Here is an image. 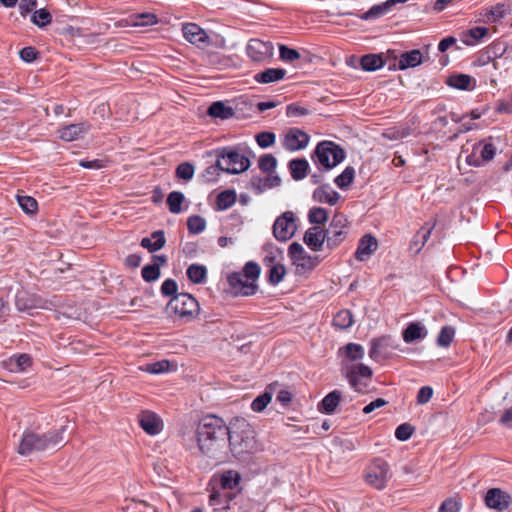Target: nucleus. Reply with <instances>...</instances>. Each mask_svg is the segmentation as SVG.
<instances>
[{"label":"nucleus","mask_w":512,"mask_h":512,"mask_svg":"<svg viewBox=\"0 0 512 512\" xmlns=\"http://www.w3.org/2000/svg\"><path fill=\"white\" fill-rule=\"evenodd\" d=\"M454 334L455 329L453 327L444 326L437 337L438 346L449 347L453 341Z\"/></svg>","instance_id":"nucleus-50"},{"label":"nucleus","mask_w":512,"mask_h":512,"mask_svg":"<svg viewBox=\"0 0 512 512\" xmlns=\"http://www.w3.org/2000/svg\"><path fill=\"white\" fill-rule=\"evenodd\" d=\"M428 330L421 322H411L402 331V338L405 343H413L426 338Z\"/></svg>","instance_id":"nucleus-23"},{"label":"nucleus","mask_w":512,"mask_h":512,"mask_svg":"<svg viewBox=\"0 0 512 512\" xmlns=\"http://www.w3.org/2000/svg\"><path fill=\"white\" fill-rule=\"evenodd\" d=\"M485 504L498 512L505 511L512 503V496L500 488H491L485 495Z\"/></svg>","instance_id":"nucleus-13"},{"label":"nucleus","mask_w":512,"mask_h":512,"mask_svg":"<svg viewBox=\"0 0 512 512\" xmlns=\"http://www.w3.org/2000/svg\"><path fill=\"white\" fill-rule=\"evenodd\" d=\"M346 357L351 361L361 360L364 356V348L360 344L348 343L344 347Z\"/></svg>","instance_id":"nucleus-51"},{"label":"nucleus","mask_w":512,"mask_h":512,"mask_svg":"<svg viewBox=\"0 0 512 512\" xmlns=\"http://www.w3.org/2000/svg\"><path fill=\"white\" fill-rule=\"evenodd\" d=\"M303 241L311 250L320 251L324 243H327L326 230L314 225L305 232Z\"/></svg>","instance_id":"nucleus-18"},{"label":"nucleus","mask_w":512,"mask_h":512,"mask_svg":"<svg viewBox=\"0 0 512 512\" xmlns=\"http://www.w3.org/2000/svg\"><path fill=\"white\" fill-rule=\"evenodd\" d=\"M422 63V53L418 49L411 50L409 52H405L401 55L398 68L400 70H405L407 68H412L420 65Z\"/></svg>","instance_id":"nucleus-31"},{"label":"nucleus","mask_w":512,"mask_h":512,"mask_svg":"<svg viewBox=\"0 0 512 512\" xmlns=\"http://www.w3.org/2000/svg\"><path fill=\"white\" fill-rule=\"evenodd\" d=\"M281 184V178L274 172H270L267 177L258 179V191L267 188H274Z\"/></svg>","instance_id":"nucleus-60"},{"label":"nucleus","mask_w":512,"mask_h":512,"mask_svg":"<svg viewBox=\"0 0 512 512\" xmlns=\"http://www.w3.org/2000/svg\"><path fill=\"white\" fill-rule=\"evenodd\" d=\"M166 310L169 314L190 321L198 315L200 307L198 301L191 294L179 293L172 297Z\"/></svg>","instance_id":"nucleus-6"},{"label":"nucleus","mask_w":512,"mask_h":512,"mask_svg":"<svg viewBox=\"0 0 512 512\" xmlns=\"http://www.w3.org/2000/svg\"><path fill=\"white\" fill-rule=\"evenodd\" d=\"M228 443L236 459L243 462L251 460L256 449V432L244 418H237L231 423Z\"/></svg>","instance_id":"nucleus-2"},{"label":"nucleus","mask_w":512,"mask_h":512,"mask_svg":"<svg viewBox=\"0 0 512 512\" xmlns=\"http://www.w3.org/2000/svg\"><path fill=\"white\" fill-rule=\"evenodd\" d=\"M263 251L265 253V256L263 258V263L265 265H270L276 262H281L283 259V253L282 251L274 246L273 244H266L263 246Z\"/></svg>","instance_id":"nucleus-40"},{"label":"nucleus","mask_w":512,"mask_h":512,"mask_svg":"<svg viewBox=\"0 0 512 512\" xmlns=\"http://www.w3.org/2000/svg\"><path fill=\"white\" fill-rule=\"evenodd\" d=\"M17 202L19 204V206L21 207V209L27 213V214H35L38 210V203L37 201L31 197V196H27V195H17Z\"/></svg>","instance_id":"nucleus-44"},{"label":"nucleus","mask_w":512,"mask_h":512,"mask_svg":"<svg viewBox=\"0 0 512 512\" xmlns=\"http://www.w3.org/2000/svg\"><path fill=\"white\" fill-rule=\"evenodd\" d=\"M411 134L410 127H402V128H390L387 129L382 136L388 140H400L408 137Z\"/></svg>","instance_id":"nucleus-53"},{"label":"nucleus","mask_w":512,"mask_h":512,"mask_svg":"<svg viewBox=\"0 0 512 512\" xmlns=\"http://www.w3.org/2000/svg\"><path fill=\"white\" fill-rule=\"evenodd\" d=\"M353 324L352 313L349 310L339 311L333 318V325L339 329H347Z\"/></svg>","instance_id":"nucleus-43"},{"label":"nucleus","mask_w":512,"mask_h":512,"mask_svg":"<svg viewBox=\"0 0 512 512\" xmlns=\"http://www.w3.org/2000/svg\"><path fill=\"white\" fill-rule=\"evenodd\" d=\"M394 340L391 336H382L372 339L370 342L369 356L376 362L387 359L391 355V351L395 349Z\"/></svg>","instance_id":"nucleus-12"},{"label":"nucleus","mask_w":512,"mask_h":512,"mask_svg":"<svg viewBox=\"0 0 512 512\" xmlns=\"http://www.w3.org/2000/svg\"><path fill=\"white\" fill-rule=\"evenodd\" d=\"M231 426L215 415H208L201 419L196 429L198 448L203 455L223 461L226 457V441L228 440Z\"/></svg>","instance_id":"nucleus-1"},{"label":"nucleus","mask_w":512,"mask_h":512,"mask_svg":"<svg viewBox=\"0 0 512 512\" xmlns=\"http://www.w3.org/2000/svg\"><path fill=\"white\" fill-rule=\"evenodd\" d=\"M288 252L298 270L312 271L320 262L317 256L306 253L303 246L297 242L289 246Z\"/></svg>","instance_id":"nucleus-11"},{"label":"nucleus","mask_w":512,"mask_h":512,"mask_svg":"<svg viewBox=\"0 0 512 512\" xmlns=\"http://www.w3.org/2000/svg\"><path fill=\"white\" fill-rule=\"evenodd\" d=\"M436 225V221H434L433 223H425L420 229L419 231L416 233L415 235V238H420L421 239V245L418 246L415 250V253H419L421 251V249L424 247V245L426 244V242L428 241L431 233H432V230L434 229Z\"/></svg>","instance_id":"nucleus-49"},{"label":"nucleus","mask_w":512,"mask_h":512,"mask_svg":"<svg viewBox=\"0 0 512 512\" xmlns=\"http://www.w3.org/2000/svg\"><path fill=\"white\" fill-rule=\"evenodd\" d=\"M372 369L364 364H354L347 368L346 378L350 386L358 392H362L363 388L360 385L359 378H371Z\"/></svg>","instance_id":"nucleus-17"},{"label":"nucleus","mask_w":512,"mask_h":512,"mask_svg":"<svg viewBox=\"0 0 512 512\" xmlns=\"http://www.w3.org/2000/svg\"><path fill=\"white\" fill-rule=\"evenodd\" d=\"M266 266L268 267L267 279L269 283L272 285L280 283L286 274L284 265L280 262H276Z\"/></svg>","instance_id":"nucleus-36"},{"label":"nucleus","mask_w":512,"mask_h":512,"mask_svg":"<svg viewBox=\"0 0 512 512\" xmlns=\"http://www.w3.org/2000/svg\"><path fill=\"white\" fill-rule=\"evenodd\" d=\"M312 158L323 169L330 170L344 160L345 151L332 141H322L317 144Z\"/></svg>","instance_id":"nucleus-5"},{"label":"nucleus","mask_w":512,"mask_h":512,"mask_svg":"<svg viewBox=\"0 0 512 512\" xmlns=\"http://www.w3.org/2000/svg\"><path fill=\"white\" fill-rule=\"evenodd\" d=\"M15 303L20 311H27L36 306L35 301L29 298L26 292H18L16 294Z\"/></svg>","instance_id":"nucleus-57"},{"label":"nucleus","mask_w":512,"mask_h":512,"mask_svg":"<svg viewBox=\"0 0 512 512\" xmlns=\"http://www.w3.org/2000/svg\"><path fill=\"white\" fill-rule=\"evenodd\" d=\"M449 86L460 89V90H470L474 87L473 79L471 76L467 74H455L448 77L447 82Z\"/></svg>","instance_id":"nucleus-34"},{"label":"nucleus","mask_w":512,"mask_h":512,"mask_svg":"<svg viewBox=\"0 0 512 512\" xmlns=\"http://www.w3.org/2000/svg\"><path fill=\"white\" fill-rule=\"evenodd\" d=\"M185 196L180 191H172L168 194L167 205L169 211L173 214H179L182 211L181 204L184 202Z\"/></svg>","instance_id":"nucleus-41"},{"label":"nucleus","mask_w":512,"mask_h":512,"mask_svg":"<svg viewBox=\"0 0 512 512\" xmlns=\"http://www.w3.org/2000/svg\"><path fill=\"white\" fill-rule=\"evenodd\" d=\"M221 172H223V166L220 164V161L217 158L215 164L208 166L203 171L201 177L206 183H214L218 180Z\"/></svg>","instance_id":"nucleus-42"},{"label":"nucleus","mask_w":512,"mask_h":512,"mask_svg":"<svg viewBox=\"0 0 512 512\" xmlns=\"http://www.w3.org/2000/svg\"><path fill=\"white\" fill-rule=\"evenodd\" d=\"M51 20L52 16L46 9L36 10L31 17V21L38 27H45Z\"/></svg>","instance_id":"nucleus-59"},{"label":"nucleus","mask_w":512,"mask_h":512,"mask_svg":"<svg viewBox=\"0 0 512 512\" xmlns=\"http://www.w3.org/2000/svg\"><path fill=\"white\" fill-rule=\"evenodd\" d=\"M182 33L189 43L198 47L206 46L210 43L208 33L196 23L182 24Z\"/></svg>","instance_id":"nucleus-14"},{"label":"nucleus","mask_w":512,"mask_h":512,"mask_svg":"<svg viewBox=\"0 0 512 512\" xmlns=\"http://www.w3.org/2000/svg\"><path fill=\"white\" fill-rule=\"evenodd\" d=\"M188 279L194 284H203L207 280V268L204 265L193 263L187 270Z\"/></svg>","instance_id":"nucleus-33"},{"label":"nucleus","mask_w":512,"mask_h":512,"mask_svg":"<svg viewBox=\"0 0 512 512\" xmlns=\"http://www.w3.org/2000/svg\"><path fill=\"white\" fill-rule=\"evenodd\" d=\"M178 285L173 279H166L161 285V293L163 296L177 295Z\"/></svg>","instance_id":"nucleus-63"},{"label":"nucleus","mask_w":512,"mask_h":512,"mask_svg":"<svg viewBox=\"0 0 512 512\" xmlns=\"http://www.w3.org/2000/svg\"><path fill=\"white\" fill-rule=\"evenodd\" d=\"M340 198L338 192L333 190L329 185H322L313 192V199L319 203H327L331 206L335 205Z\"/></svg>","instance_id":"nucleus-24"},{"label":"nucleus","mask_w":512,"mask_h":512,"mask_svg":"<svg viewBox=\"0 0 512 512\" xmlns=\"http://www.w3.org/2000/svg\"><path fill=\"white\" fill-rule=\"evenodd\" d=\"M348 232L349 223L346 216L342 213L334 214L326 229L327 247L330 250L338 247L346 239Z\"/></svg>","instance_id":"nucleus-8"},{"label":"nucleus","mask_w":512,"mask_h":512,"mask_svg":"<svg viewBox=\"0 0 512 512\" xmlns=\"http://www.w3.org/2000/svg\"><path fill=\"white\" fill-rule=\"evenodd\" d=\"M64 431V426L46 433L25 431L18 447V453L27 456L35 452L54 449L62 443Z\"/></svg>","instance_id":"nucleus-3"},{"label":"nucleus","mask_w":512,"mask_h":512,"mask_svg":"<svg viewBox=\"0 0 512 512\" xmlns=\"http://www.w3.org/2000/svg\"><path fill=\"white\" fill-rule=\"evenodd\" d=\"M91 128V125L87 122L70 124L59 129V138L63 141H74L87 134Z\"/></svg>","instance_id":"nucleus-20"},{"label":"nucleus","mask_w":512,"mask_h":512,"mask_svg":"<svg viewBox=\"0 0 512 512\" xmlns=\"http://www.w3.org/2000/svg\"><path fill=\"white\" fill-rule=\"evenodd\" d=\"M488 34V28L477 26L464 32L461 36V41L467 46L476 45L481 39Z\"/></svg>","instance_id":"nucleus-32"},{"label":"nucleus","mask_w":512,"mask_h":512,"mask_svg":"<svg viewBox=\"0 0 512 512\" xmlns=\"http://www.w3.org/2000/svg\"><path fill=\"white\" fill-rule=\"evenodd\" d=\"M342 399V394L339 390H334L328 393L320 402L318 406V410L325 414H332L335 412L338 407L340 401Z\"/></svg>","instance_id":"nucleus-27"},{"label":"nucleus","mask_w":512,"mask_h":512,"mask_svg":"<svg viewBox=\"0 0 512 512\" xmlns=\"http://www.w3.org/2000/svg\"><path fill=\"white\" fill-rule=\"evenodd\" d=\"M153 264L146 265L142 268V278L146 282L156 281L160 277V266L166 262L164 255H156L153 257Z\"/></svg>","instance_id":"nucleus-25"},{"label":"nucleus","mask_w":512,"mask_h":512,"mask_svg":"<svg viewBox=\"0 0 512 512\" xmlns=\"http://www.w3.org/2000/svg\"><path fill=\"white\" fill-rule=\"evenodd\" d=\"M309 135L298 128H291L285 134L283 146L289 151L304 149L309 142Z\"/></svg>","instance_id":"nucleus-15"},{"label":"nucleus","mask_w":512,"mask_h":512,"mask_svg":"<svg viewBox=\"0 0 512 512\" xmlns=\"http://www.w3.org/2000/svg\"><path fill=\"white\" fill-rule=\"evenodd\" d=\"M194 166L190 162H183L176 168V177L185 181H190L194 176Z\"/></svg>","instance_id":"nucleus-56"},{"label":"nucleus","mask_w":512,"mask_h":512,"mask_svg":"<svg viewBox=\"0 0 512 512\" xmlns=\"http://www.w3.org/2000/svg\"><path fill=\"white\" fill-rule=\"evenodd\" d=\"M390 9H391V6L389 4V1L387 0L384 3H382V4L375 5V6L371 7L363 15L362 18L365 19V20L372 19V18H377V17H380V16L386 14Z\"/></svg>","instance_id":"nucleus-55"},{"label":"nucleus","mask_w":512,"mask_h":512,"mask_svg":"<svg viewBox=\"0 0 512 512\" xmlns=\"http://www.w3.org/2000/svg\"><path fill=\"white\" fill-rule=\"evenodd\" d=\"M166 239L162 230L154 231L151 237H145L141 240V246L149 252L160 250L165 245Z\"/></svg>","instance_id":"nucleus-30"},{"label":"nucleus","mask_w":512,"mask_h":512,"mask_svg":"<svg viewBox=\"0 0 512 512\" xmlns=\"http://www.w3.org/2000/svg\"><path fill=\"white\" fill-rule=\"evenodd\" d=\"M276 136L272 132L258 133V146L261 148H268L275 143Z\"/></svg>","instance_id":"nucleus-64"},{"label":"nucleus","mask_w":512,"mask_h":512,"mask_svg":"<svg viewBox=\"0 0 512 512\" xmlns=\"http://www.w3.org/2000/svg\"><path fill=\"white\" fill-rule=\"evenodd\" d=\"M211 485V494H210V505L214 507V509H228L229 503L234 498V493L223 491L221 488L214 484Z\"/></svg>","instance_id":"nucleus-21"},{"label":"nucleus","mask_w":512,"mask_h":512,"mask_svg":"<svg viewBox=\"0 0 512 512\" xmlns=\"http://www.w3.org/2000/svg\"><path fill=\"white\" fill-rule=\"evenodd\" d=\"M158 22L157 16L151 13H141L136 15V26H151Z\"/></svg>","instance_id":"nucleus-62"},{"label":"nucleus","mask_w":512,"mask_h":512,"mask_svg":"<svg viewBox=\"0 0 512 512\" xmlns=\"http://www.w3.org/2000/svg\"><path fill=\"white\" fill-rule=\"evenodd\" d=\"M390 477L391 473L389 465L382 459H375L372 461L365 472L366 482L378 490L386 487Z\"/></svg>","instance_id":"nucleus-9"},{"label":"nucleus","mask_w":512,"mask_h":512,"mask_svg":"<svg viewBox=\"0 0 512 512\" xmlns=\"http://www.w3.org/2000/svg\"><path fill=\"white\" fill-rule=\"evenodd\" d=\"M207 113L213 118L222 120L230 119L235 115L233 108L222 101L213 102L209 106Z\"/></svg>","instance_id":"nucleus-29"},{"label":"nucleus","mask_w":512,"mask_h":512,"mask_svg":"<svg viewBox=\"0 0 512 512\" xmlns=\"http://www.w3.org/2000/svg\"><path fill=\"white\" fill-rule=\"evenodd\" d=\"M494 140H495V138L491 136L483 141V146L480 151V156H481V159L485 162L491 161L496 154L497 147L494 143ZM481 145H482V142L478 143L474 147V149H476L477 147H481Z\"/></svg>","instance_id":"nucleus-37"},{"label":"nucleus","mask_w":512,"mask_h":512,"mask_svg":"<svg viewBox=\"0 0 512 512\" xmlns=\"http://www.w3.org/2000/svg\"><path fill=\"white\" fill-rule=\"evenodd\" d=\"M297 230L295 215L291 211L284 212L273 225V234L277 240L287 241Z\"/></svg>","instance_id":"nucleus-10"},{"label":"nucleus","mask_w":512,"mask_h":512,"mask_svg":"<svg viewBox=\"0 0 512 512\" xmlns=\"http://www.w3.org/2000/svg\"><path fill=\"white\" fill-rule=\"evenodd\" d=\"M309 167V163L305 158L292 159L288 163L291 177L296 181L302 180L307 176Z\"/></svg>","instance_id":"nucleus-28"},{"label":"nucleus","mask_w":512,"mask_h":512,"mask_svg":"<svg viewBox=\"0 0 512 512\" xmlns=\"http://www.w3.org/2000/svg\"><path fill=\"white\" fill-rule=\"evenodd\" d=\"M141 428L149 435H157L163 429L161 418L154 412L144 411L139 416Z\"/></svg>","instance_id":"nucleus-19"},{"label":"nucleus","mask_w":512,"mask_h":512,"mask_svg":"<svg viewBox=\"0 0 512 512\" xmlns=\"http://www.w3.org/2000/svg\"><path fill=\"white\" fill-rule=\"evenodd\" d=\"M278 386V382H273L269 384L266 388L263 394L258 396V412L263 411L267 405L271 402L272 396L276 391V388Z\"/></svg>","instance_id":"nucleus-46"},{"label":"nucleus","mask_w":512,"mask_h":512,"mask_svg":"<svg viewBox=\"0 0 512 512\" xmlns=\"http://www.w3.org/2000/svg\"><path fill=\"white\" fill-rule=\"evenodd\" d=\"M277 159L272 154H264L258 158V168L263 172H274Z\"/></svg>","instance_id":"nucleus-52"},{"label":"nucleus","mask_w":512,"mask_h":512,"mask_svg":"<svg viewBox=\"0 0 512 512\" xmlns=\"http://www.w3.org/2000/svg\"><path fill=\"white\" fill-rule=\"evenodd\" d=\"M31 363L32 359L28 354H20L6 360L5 367L12 373H21L25 372Z\"/></svg>","instance_id":"nucleus-26"},{"label":"nucleus","mask_w":512,"mask_h":512,"mask_svg":"<svg viewBox=\"0 0 512 512\" xmlns=\"http://www.w3.org/2000/svg\"><path fill=\"white\" fill-rule=\"evenodd\" d=\"M241 481V475L235 470L223 471L220 475L213 476L210 484H214L223 491L231 492L238 488Z\"/></svg>","instance_id":"nucleus-16"},{"label":"nucleus","mask_w":512,"mask_h":512,"mask_svg":"<svg viewBox=\"0 0 512 512\" xmlns=\"http://www.w3.org/2000/svg\"><path fill=\"white\" fill-rule=\"evenodd\" d=\"M279 57L282 61L292 63L300 59V53L286 45H279Z\"/></svg>","instance_id":"nucleus-58"},{"label":"nucleus","mask_w":512,"mask_h":512,"mask_svg":"<svg viewBox=\"0 0 512 512\" xmlns=\"http://www.w3.org/2000/svg\"><path fill=\"white\" fill-rule=\"evenodd\" d=\"M355 170L348 166L344 171L334 179V183L341 189L348 187L354 179Z\"/></svg>","instance_id":"nucleus-48"},{"label":"nucleus","mask_w":512,"mask_h":512,"mask_svg":"<svg viewBox=\"0 0 512 512\" xmlns=\"http://www.w3.org/2000/svg\"><path fill=\"white\" fill-rule=\"evenodd\" d=\"M273 55V44L269 41L258 40V62L271 59Z\"/></svg>","instance_id":"nucleus-54"},{"label":"nucleus","mask_w":512,"mask_h":512,"mask_svg":"<svg viewBox=\"0 0 512 512\" xmlns=\"http://www.w3.org/2000/svg\"><path fill=\"white\" fill-rule=\"evenodd\" d=\"M308 220L311 224L319 226L328 220V212L322 207H313L309 210Z\"/></svg>","instance_id":"nucleus-45"},{"label":"nucleus","mask_w":512,"mask_h":512,"mask_svg":"<svg viewBox=\"0 0 512 512\" xmlns=\"http://www.w3.org/2000/svg\"><path fill=\"white\" fill-rule=\"evenodd\" d=\"M236 201V194L233 190L220 192L216 198L217 210L223 211L229 209Z\"/></svg>","instance_id":"nucleus-39"},{"label":"nucleus","mask_w":512,"mask_h":512,"mask_svg":"<svg viewBox=\"0 0 512 512\" xmlns=\"http://www.w3.org/2000/svg\"><path fill=\"white\" fill-rule=\"evenodd\" d=\"M286 75V70L282 68H269L261 72L258 77V82L272 83L283 79Z\"/></svg>","instance_id":"nucleus-38"},{"label":"nucleus","mask_w":512,"mask_h":512,"mask_svg":"<svg viewBox=\"0 0 512 512\" xmlns=\"http://www.w3.org/2000/svg\"><path fill=\"white\" fill-rule=\"evenodd\" d=\"M377 247L378 243L374 236L370 234L363 236L355 252L356 259L359 261L366 260L376 251Z\"/></svg>","instance_id":"nucleus-22"},{"label":"nucleus","mask_w":512,"mask_h":512,"mask_svg":"<svg viewBox=\"0 0 512 512\" xmlns=\"http://www.w3.org/2000/svg\"><path fill=\"white\" fill-rule=\"evenodd\" d=\"M360 65L365 71H375L384 66V61L380 55L367 54L362 56Z\"/></svg>","instance_id":"nucleus-35"},{"label":"nucleus","mask_w":512,"mask_h":512,"mask_svg":"<svg viewBox=\"0 0 512 512\" xmlns=\"http://www.w3.org/2000/svg\"><path fill=\"white\" fill-rule=\"evenodd\" d=\"M228 291L233 296H250L256 291V262L249 261L241 271L226 275Z\"/></svg>","instance_id":"nucleus-4"},{"label":"nucleus","mask_w":512,"mask_h":512,"mask_svg":"<svg viewBox=\"0 0 512 512\" xmlns=\"http://www.w3.org/2000/svg\"><path fill=\"white\" fill-rule=\"evenodd\" d=\"M187 228L191 234H200L206 228V220L199 215L190 216L187 219Z\"/></svg>","instance_id":"nucleus-47"},{"label":"nucleus","mask_w":512,"mask_h":512,"mask_svg":"<svg viewBox=\"0 0 512 512\" xmlns=\"http://www.w3.org/2000/svg\"><path fill=\"white\" fill-rule=\"evenodd\" d=\"M215 153L220 164L223 166V172L239 174L248 169L250 165L249 159L235 150L223 148L221 150H217Z\"/></svg>","instance_id":"nucleus-7"},{"label":"nucleus","mask_w":512,"mask_h":512,"mask_svg":"<svg viewBox=\"0 0 512 512\" xmlns=\"http://www.w3.org/2000/svg\"><path fill=\"white\" fill-rule=\"evenodd\" d=\"M414 428L409 423H403L396 428L395 436L400 441L408 440L413 434Z\"/></svg>","instance_id":"nucleus-61"}]
</instances>
